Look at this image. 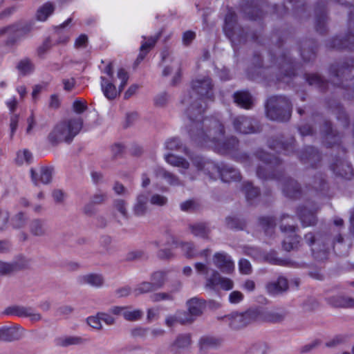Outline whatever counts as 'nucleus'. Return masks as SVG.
Masks as SVG:
<instances>
[{
	"label": "nucleus",
	"mask_w": 354,
	"mask_h": 354,
	"mask_svg": "<svg viewBox=\"0 0 354 354\" xmlns=\"http://www.w3.org/2000/svg\"><path fill=\"white\" fill-rule=\"evenodd\" d=\"M305 239L306 241V242L309 244V245H311L314 243L315 241V237L313 236V234H308L305 236Z\"/></svg>",
	"instance_id": "nucleus-64"
},
{
	"label": "nucleus",
	"mask_w": 354,
	"mask_h": 354,
	"mask_svg": "<svg viewBox=\"0 0 354 354\" xmlns=\"http://www.w3.org/2000/svg\"><path fill=\"white\" fill-rule=\"evenodd\" d=\"M64 89L66 91H71L75 86V80L73 78L64 80Z\"/></svg>",
	"instance_id": "nucleus-51"
},
{
	"label": "nucleus",
	"mask_w": 354,
	"mask_h": 354,
	"mask_svg": "<svg viewBox=\"0 0 354 354\" xmlns=\"http://www.w3.org/2000/svg\"><path fill=\"white\" fill-rule=\"evenodd\" d=\"M78 283L81 285H88L93 288H100L104 285L103 276L99 273H86L77 278Z\"/></svg>",
	"instance_id": "nucleus-9"
},
{
	"label": "nucleus",
	"mask_w": 354,
	"mask_h": 354,
	"mask_svg": "<svg viewBox=\"0 0 354 354\" xmlns=\"http://www.w3.org/2000/svg\"><path fill=\"white\" fill-rule=\"evenodd\" d=\"M211 89V82L209 79H198L193 82L192 84V95L185 97L183 100L185 104H191L189 111L191 113L196 111L201 113V108L198 106V100H204L205 97L209 98Z\"/></svg>",
	"instance_id": "nucleus-2"
},
{
	"label": "nucleus",
	"mask_w": 354,
	"mask_h": 354,
	"mask_svg": "<svg viewBox=\"0 0 354 354\" xmlns=\"http://www.w3.org/2000/svg\"><path fill=\"white\" fill-rule=\"evenodd\" d=\"M193 203L192 201H186L181 204L180 207L183 210H188L192 207Z\"/></svg>",
	"instance_id": "nucleus-63"
},
{
	"label": "nucleus",
	"mask_w": 354,
	"mask_h": 354,
	"mask_svg": "<svg viewBox=\"0 0 354 354\" xmlns=\"http://www.w3.org/2000/svg\"><path fill=\"white\" fill-rule=\"evenodd\" d=\"M275 98H271L268 102L266 106V113L267 116L273 120H281L283 121L285 118H281L279 115L278 113L281 111L279 109L272 107V104Z\"/></svg>",
	"instance_id": "nucleus-25"
},
{
	"label": "nucleus",
	"mask_w": 354,
	"mask_h": 354,
	"mask_svg": "<svg viewBox=\"0 0 354 354\" xmlns=\"http://www.w3.org/2000/svg\"><path fill=\"white\" fill-rule=\"evenodd\" d=\"M255 288V284L253 281L248 280L243 284V288L249 292L253 291Z\"/></svg>",
	"instance_id": "nucleus-57"
},
{
	"label": "nucleus",
	"mask_w": 354,
	"mask_h": 354,
	"mask_svg": "<svg viewBox=\"0 0 354 354\" xmlns=\"http://www.w3.org/2000/svg\"><path fill=\"white\" fill-rule=\"evenodd\" d=\"M191 344V337L189 335H182L178 337L174 344L172 350L178 353L183 350L187 348Z\"/></svg>",
	"instance_id": "nucleus-18"
},
{
	"label": "nucleus",
	"mask_w": 354,
	"mask_h": 354,
	"mask_svg": "<svg viewBox=\"0 0 354 354\" xmlns=\"http://www.w3.org/2000/svg\"><path fill=\"white\" fill-rule=\"evenodd\" d=\"M257 312L249 310L245 313L234 312L225 317V321L233 328L245 326L256 319Z\"/></svg>",
	"instance_id": "nucleus-5"
},
{
	"label": "nucleus",
	"mask_w": 354,
	"mask_h": 354,
	"mask_svg": "<svg viewBox=\"0 0 354 354\" xmlns=\"http://www.w3.org/2000/svg\"><path fill=\"white\" fill-rule=\"evenodd\" d=\"M6 105L10 111H14L16 109L17 102L15 97H11L6 101Z\"/></svg>",
	"instance_id": "nucleus-52"
},
{
	"label": "nucleus",
	"mask_w": 354,
	"mask_h": 354,
	"mask_svg": "<svg viewBox=\"0 0 354 354\" xmlns=\"http://www.w3.org/2000/svg\"><path fill=\"white\" fill-rule=\"evenodd\" d=\"M115 209L124 216L127 214L126 203L123 200H118L115 203Z\"/></svg>",
	"instance_id": "nucleus-39"
},
{
	"label": "nucleus",
	"mask_w": 354,
	"mask_h": 354,
	"mask_svg": "<svg viewBox=\"0 0 354 354\" xmlns=\"http://www.w3.org/2000/svg\"><path fill=\"white\" fill-rule=\"evenodd\" d=\"M124 307L125 306H114L111 309L110 312L113 315L123 316Z\"/></svg>",
	"instance_id": "nucleus-56"
},
{
	"label": "nucleus",
	"mask_w": 354,
	"mask_h": 354,
	"mask_svg": "<svg viewBox=\"0 0 354 354\" xmlns=\"http://www.w3.org/2000/svg\"><path fill=\"white\" fill-rule=\"evenodd\" d=\"M25 222V216L22 213H19L13 218L12 223L16 227H20Z\"/></svg>",
	"instance_id": "nucleus-44"
},
{
	"label": "nucleus",
	"mask_w": 354,
	"mask_h": 354,
	"mask_svg": "<svg viewBox=\"0 0 354 354\" xmlns=\"http://www.w3.org/2000/svg\"><path fill=\"white\" fill-rule=\"evenodd\" d=\"M158 308H150L148 310L147 318L149 320H153L158 316Z\"/></svg>",
	"instance_id": "nucleus-54"
},
{
	"label": "nucleus",
	"mask_w": 354,
	"mask_h": 354,
	"mask_svg": "<svg viewBox=\"0 0 354 354\" xmlns=\"http://www.w3.org/2000/svg\"><path fill=\"white\" fill-rule=\"evenodd\" d=\"M101 89L104 95L109 100L115 99L122 91L116 85L105 76H101Z\"/></svg>",
	"instance_id": "nucleus-11"
},
{
	"label": "nucleus",
	"mask_w": 354,
	"mask_h": 354,
	"mask_svg": "<svg viewBox=\"0 0 354 354\" xmlns=\"http://www.w3.org/2000/svg\"><path fill=\"white\" fill-rule=\"evenodd\" d=\"M79 342V339L75 337H64L61 338L58 340L57 344L60 346H68L72 344H76Z\"/></svg>",
	"instance_id": "nucleus-38"
},
{
	"label": "nucleus",
	"mask_w": 354,
	"mask_h": 354,
	"mask_svg": "<svg viewBox=\"0 0 354 354\" xmlns=\"http://www.w3.org/2000/svg\"><path fill=\"white\" fill-rule=\"evenodd\" d=\"M149 197L146 194H139L133 206V212L138 216L143 215L148 209Z\"/></svg>",
	"instance_id": "nucleus-15"
},
{
	"label": "nucleus",
	"mask_w": 354,
	"mask_h": 354,
	"mask_svg": "<svg viewBox=\"0 0 354 354\" xmlns=\"http://www.w3.org/2000/svg\"><path fill=\"white\" fill-rule=\"evenodd\" d=\"M86 43L87 37L84 35H82L76 39L75 46L76 48H82L86 46Z\"/></svg>",
	"instance_id": "nucleus-47"
},
{
	"label": "nucleus",
	"mask_w": 354,
	"mask_h": 354,
	"mask_svg": "<svg viewBox=\"0 0 354 354\" xmlns=\"http://www.w3.org/2000/svg\"><path fill=\"white\" fill-rule=\"evenodd\" d=\"M243 299V294L239 291H233L229 295V301L231 304H238Z\"/></svg>",
	"instance_id": "nucleus-37"
},
{
	"label": "nucleus",
	"mask_w": 354,
	"mask_h": 354,
	"mask_svg": "<svg viewBox=\"0 0 354 354\" xmlns=\"http://www.w3.org/2000/svg\"><path fill=\"white\" fill-rule=\"evenodd\" d=\"M192 232L196 236H203L206 234V229L204 225L198 224L192 227Z\"/></svg>",
	"instance_id": "nucleus-40"
},
{
	"label": "nucleus",
	"mask_w": 354,
	"mask_h": 354,
	"mask_svg": "<svg viewBox=\"0 0 354 354\" xmlns=\"http://www.w3.org/2000/svg\"><path fill=\"white\" fill-rule=\"evenodd\" d=\"M0 269L2 272L8 273L14 270V267L10 263H3L1 265Z\"/></svg>",
	"instance_id": "nucleus-58"
},
{
	"label": "nucleus",
	"mask_w": 354,
	"mask_h": 354,
	"mask_svg": "<svg viewBox=\"0 0 354 354\" xmlns=\"http://www.w3.org/2000/svg\"><path fill=\"white\" fill-rule=\"evenodd\" d=\"M142 315V311L138 309H133L130 307H124L123 317L129 321L139 319Z\"/></svg>",
	"instance_id": "nucleus-26"
},
{
	"label": "nucleus",
	"mask_w": 354,
	"mask_h": 354,
	"mask_svg": "<svg viewBox=\"0 0 354 354\" xmlns=\"http://www.w3.org/2000/svg\"><path fill=\"white\" fill-rule=\"evenodd\" d=\"M213 263L221 272L230 274L234 270V263L231 257L225 252H216L213 256Z\"/></svg>",
	"instance_id": "nucleus-7"
},
{
	"label": "nucleus",
	"mask_w": 354,
	"mask_h": 354,
	"mask_svg": "<svg viewBox=\"0 0 354 354\" xmlns=\"http://www.w3.org/2000/svg\"><path fill=\"white\" fill-rule=\"evenodd\" d=\"M266 288L270 294H278L288 288V281L286 278L279 277L277 281L268 283Z\"/></svg>",
	"instance_id": "nucleus-17"
},
{
	"label": "nucleus",
	"mask_w": 354,
	"mask_h": 354,
	"mask_svg": "<svg viewBox=\"0 0 354 354\" xmlns=\"http://www.w3.org/2000/svg\"><path fill=\"white\" fill-rule=\"evenodd\" d=\"M123 147L120 144H115L112 147V151L115 154L121 153Z\"/></svg>",
	"instance_id": "nucleus-62"
},
{
	"label": "nucleus",
	"mask_w": 354,
	"mask_h": 354,
	"mask_svg": "<svg viewBox=\"0 0 354 354\" xmlns=\"http://www.w3.org/2000/svg\"><path fill=\"white\" fill-rule=\"evenodd\" d=\"M191 322V318L185 317V313L178 312L174 315L169 316L165 319V323L168 326H173L176 324H185Z\"/></svg>",
	"instance_id": "nucleus-21"
},
{
	"label": "nucleus",
	"mask_w": 354,
	"mask_h": 354,
	"mask_svg": "<svg viewBox=\"0 0 354 354\" xmlns=\"http://www.w3.org/2000/svg\"><path fill=\"white\" fill-rule=\"evenodd\" d=\"M102 72L113 84L116 85L118 88L122 91L124 89L129 80V75L124 68H119L116 73H114L111 63L108 64L102 69Z\"/></svg>",
	"instance_id": "nucleus-6"
},
{
	"label": "nucleus",
	"mask_w": 354,
	"mask_h": 354,
	"mask_svg": "<svg viewBox=\"0 0 354 354\" xmlns=\"http://www.w3.org/2000/svg\"><path fill=\"white\" fill-rule=\"evenodd\" d=\"M194 165L198 170L207 171L210 178H216L221 177L223 181L229 182L230 180H236L239 179V173L236 169L231 167L220 169L211 162H204L201 158H197L194 160Z\"/></svg>",
	"instance_id": "nucleus-3"
},
{
	"label": "nucleus",
	"mask_w": 354,
	"mask_h": 354,
	"mask_svg": "<svg viewBox=\"0 0 354 354\" xmlns=\"http://www.w3.org/2000/svg\"><path fill=\"white\" fill-rule=\"evenodd\" d=\"M86 108V102L82 100H76L73 104V111L77 113H83Z\"/></svg>",
	"instance_id": "nucleus-32"
},
{
	"label": "nucleus",
	"mask_w": 354,
	"mask_h": 354,
	"mask_svg": "<svg viewBox=\"0 0 354 354\" xmlns=\"http://www.w3.org/2000/svg\"><path fill=\"white\" fill-rule=\"evenodd\" d=\"M167 199L162 195L153 194L150 199V203L154 205L162 206L166 204Z\"/></svg>",
	"instance_id": "nucleus-33"
},
{
	"label": "nucleus",
	"mask_w": 354,
	"mask_h": 354,
	"mask_svg": "<svg viewBox=\"0 0 354 354\" xmlns=\"http://www.w3.org/2000/svg\"><path fill=\"white\" fill-rule=\"evenodd\" d=\"M32 160L33 156L32 153L26 149L18 150L14 158V162L17 166L28 165Z\"/></svg>",
	"instance_id": "nucleus-13"
},
{
	"label": "nucleus",
	"mask_w": 354,
	"mask_h": 354,
	"mask_svg": "<svg viewBox=\"0 0 354 354\" xmlns=\"http://www.w3.org/2000/svg\"><path fill=\"white\" fill-rule=\"evenodd\" d=\"M203 304L202 301L196 298H193L187 302V307L189 315L185 314V317L191 318V322L193 317L199 315L202 313Z\"/></svg>",
	"instance_id": "nucleus-16"
},
{
	"label": "nucleus",
	"mask_w": 354,
	"mask_h": 354,
	"mask_svg": "<svg viewBox=\"0 0 354 354\" xmlns=\"http://www.w3.org/2000/svg\"><path fill=\"white\" fill-rule=\"evenodd\" d=\"M180 146V142L178 138H170L165 143V148L170 151L178 150Z\"/></svg>",
	"instance_id": "nucleus-31"
},
{
	"label": "nucleus",
	"mask_w": 354,
	"mask_h": 354,
	"mask_svg": "<svg viewBox=\"0 0 354 354\" xmlns=\"http://www.w3.org/2000/svg\"><path fill=\"white\" fill-rule=\"evenodd\" d=\"M53 197L57 202H61L64 198V194L61 190H55L53 193Z\"/></svg>",
	"instance_id": "nucleus-55"
},
{
	"label": "nucleus",
	"mask_w": 354,
	"mask_h": 354,
	"mask_svg": "<svg viewBox=\"0 0 354 354\" xmlns=\"http://www.w3.org/2000/svg\"><path fill=\"white\" fill-rule=\"evenodd\" d=\"M266 346L263 344L258 343L252 345L247 351L246 354H265Z\"/></svg>",
	"instance_id": "nucleus-29"
},
{
	"label": "nucleus",
	"mask_w": 354,
	"mask_h": 354,
	"mask_svg": "<svg viewBox=\"0 0 354 354\" xmlns=\"http://www.w3.org/2000/svg\"><path fill=\"white\" fill-rule=\"evenodd\" d=\"M14 333L13 329H0V340L11 341L10 335Z\"/></svg>",
	"instance_id": "nucleus-43"
},
{
	"label": "nucleus",
	"mask_w": 354,
	"mask_h": 354,
	"mask_svg": "<svg viewBox=\"0 0 354 354\" xmlns=\"http://www.w3.org/2000/svg\"><path fill=\"white\" fill-rule=\"evenodd\" d=\"M19 122V116L17 115H12L10 118V135L12 136L15 133Z\"/></svg>",
	"instance_id": "nucleus-41"
},
{
	"label": "nucleus",
	"mask_w": 354,
	"mask_h": 354,
	"mask_svg": "<svg viewBox=\"0 0 354 354\" xmlns=\"http://www.w3.org/2000/svg\"><path fill=\"white\" fill-rule=\"evenodd\" d=\"M180 247L187 256H189V257L193 256V253L191 252L193 247L191 243H183V244H181Z\"/></svg>",
	"instance_id": "nucleus-53"
},
{
	"label": "nucleus",
	"mask_w": 354,
	"mask_h": 354,
	"mask_svg": "<svg viewBox=\"0 0 354 354\" xmlns=\"http://www.w3.org/2000/svg\"><path fill=\"white\" fill-rule=\"evenodd\" d=\"M165 160L168 164L183 169H187L189 166V163L185 159L171 153L165 155Z\"/></svg>",
	"instance_id": "nucleus-22"
},
{
	"label": "nucleus",
	"mask_w": 354,
	"mask_h": 354,
	"mask_svg": "<svg viewBox=\"0 0 354 354\" xmlns=\"http://www.w3.org/2000/svg\"><path fill=\"white\" fill-rule=\"evenodd\" d=\"M30 231L36 236L41 235L45 232V225L42 221L35 220L30 224Z\"/></svg>",
	"instance_id": "nucleus-27"
},
{
	"label": "nucleus",
	"mask_w": 354,
	"mask_h": 354,
	"mask_svg": "<svg viewBox=\"0 0 354 354\" xmlns=\"http://www.w3.org/2000/svg\"><path fill=\"white\" fill-rule=\"evenodd\" d=\"M101 321H103L106 324H112L115 322V319L110 315L106 313H100Z\"/></svg>",
	"instance_id": "nucleus-50"
},
{
	"label": "nucleus",
	"mask_w": 354,
	"mask_h": 354,
	"mask_svg": "<svg viewBox=\"0 0 354 354\" xmlns=\"http://www.w3.org/2000/svg\"><path fill=\"white\" fill-rule=\"evenodd\" d=\"M8 221V213L6 211H0V229L3 228Z\"/></svg>",
	"instance_id": "nucleus-49"
},
{
	"label": "nucleus",
	"mask_w": 354,
	"mask_h": 354,
	"mask_svg": "<svg viewBox=\"0 0 354 354\" xmlns=\"http://www.w3.org/2000/svg\"><path fill=\"white\" fill-rule=\"evenodd\" d=\"M239 271L242 274H248L250 272L251 265L246 259H241L239 263Z\"/></svg>",
	"instance_id": "nucleus-35"
},
{
	"label": "nucleus",
	"mask_w": 354,
	"mask_h": 354,
	"mask_svg": "<svg viewBox=\"0 0 354 354\" xmlns=\"http://www.w3.org/2000/svg\"><path fill=\"white\" fill-rule=\"evenodd\" d=\"M15 31V27H8V28H3V29L0 30V35H1V34L10 35L12 32H14Z\"/></svg>",
	"instance_id": "nucleus-61"
},
{
	"label": "nucleus",
	"mask_w": 354,
	"mask_h": 354,
	"mask_svg": "<svg viewBox=\"0 0 354 354\" xmlns=\"http://www.w3.org/2000/svg\"><path fill=\"white\" fill-rule=\"evenodd\" d=\"M195 33L192 31H187L183 34V41L184 44H189L195 38Z\"/></svg>",
	"instance_id": "nucleus-46"
},
{
	"label": "nucleus",
	"mask_w": 354,
	"mask_h": 354,
	"mask_svg": "<svg viewBox=\"0 0 354 354\" xmlns=\"http://www.w3.org/2000/svg\"><path fill=\"white\" fill-rule=\"evenodd\" d=\"M113 189L118 194H123L125 191L124 187L122 184L118 183L115 184Z\"/></svg>",
	"instance_id": "nucleus-59"
},
{
	"label": "nucleus",
	"mask_w": 354,
	"mask_h": 354,
	"mask_svg": "<svg viewBox=\"0 0 354 354\" xmlns=\"http://www.w3.org/2000/svg\"><path fill=\"white\" fill-rule=\"evenodd\" d=\"M281 230L283 232L288 231L290 232L289 237L286 238L283 242V247L286 250H290L294 248L296 243L298 242L297 238L295 234V227L292 225L288 226V229L286 227H281Z\"/></svg>",
	"instance_id": "nucleus-20"
},
{
	"label": "nucleus",
	"mask_w": 354,
	"mask_h": 354,
	"mask_svg": "<svg viewBox=\"0 0 354 354\" xmlns=\"http://www.w3.org/2000/svg\"><path fill=\"white\" fill-rule=\"evenodd\" d=\"M157 38L156 37H151L148 39L145 38V41L142 43L140 46V53L138 56V59H142L148 51L153 47Z\"/></svg>",
	"instance_id": "nucleus-24"
},
{
	"label": "nucleus",
	"mask_w": 354,
	"mask_h": 354,
	"mask_svg": "<svg viewBox=\"0 0 354 354\" xmlns=\"http://www.w3.org/2000/svg\"><path fill=\"white\" fill-rule=\"evenodd\" d=\"M165 279V274L162 271L155 272L152 276V280L153 281V286H160Z\"/></svg>",
	"instance_id": "nucleus-34"
},
{
	"label": "nucleus",
	"mask_w": 354,
	"mask_h": 354,
	"mask_svg": "<svg viewBox=\"0 0 354 354\" xmlns=\"http://www.w3.org/2000/svg\"><path fill=\"white\" fill-rule=\"evenodd\" d=\"M234 128L242 133H250L254 132L250 119L243 116L237 117L234 122Z\"/></svg>",
	"instance_id": "nucleus-14"
},
{
	"label": "nucleus",
	"mask_w": 354,
	"mask_h": 354,
	"mask_svg": "<svg viewBox=\"0 0 354 354\" xmlns=\"http://www.w3.org/2000/svg\"><path fill=\"white\" fill-rule=\"evenodd\" d=\"M82 121L80 117L72 118L57 123L49 134L53 142L68 141L73 139L81 130Z\"/></svg>",
	"instance_id": "nucleus-1"
},
{
	"label": "nucleus",
	"mask_w": 354,
	"mask_h": 354,
	"mask_svg": "<svg viewBox=\"0 0 354 354\" xmlns=\"http://www.w3.org/2000/svg\"><path fill=\"white\" fill-rule=\"evenodd\" d=\"M148 176H153L157 178H164L168 183L175 185L176 183V178L171 174L166 172L163 169L158 167L147 174H144L142 176V186L147 187L149 184V179Z\"/></svg>",
	"instance_id": "nucleus-8"
},
{
	"label": "nucleus",
	"mask_w": 354,
	"mask_h": 354,
	"mask_svg": "<svg viewBox=\"0 0 354 354\" xmlns=\"http://www.w3.org/2000/svg\"><path fill=\"white\" fill-rule=\"evenodd\" d=\"M223 339L217 336L205 335L199 339V348L201 353H205L211 349H215L221 346Z\"/></svg>",
	"instance_id": "nucleus-10"
},
{
	"label": "nucleus",
	"mask_w": 354,
	"mask_h": 354,
	"mask_svg": "<svg viewBox=\"0 0 354 354\" xmlns=\"http://www.w3.org/2000/svg\"><path fill=\"white\" fill-rule=\"evenodd\" d=\"M87 324L95 329H100L102 328L101 318L100 313L94 316H90L86 319Z\"/></svg>",
	"instance_id": "nucleus-30"
},
{
	"label": "nucleus",
	"mask_w": 354,
	"mask_h": 354,
	"mask_svg": "<svg viewBox=\"0 0 354 354\" xmlns=\"http://www.w3.org/2000/svg\"><path fill=\"white\" fill-rule=\"evenodd\" d=\"M139 88H140V86L137 84H131L128 88V89L126 91V92L124 93V97L125 98L131 97V96H133L138 92Z\"/></svg>",
	"instance_id": "nucleus-42"
},
{
	"label": "nucleus",
	"mask_w": 354,
	"mask_h": 354,
	"mask_svg": "<svg viewBox=\"0 0 354 354\" xmlns=\"http://www.w3.org/2000/svg\"><path fill=\"white\" fill-rule=\"evenodd\" d=\"M173 72L176 75H179V67L177 62L172 63L171 66H166L162 73L165 76H167L171 74Z\"/></svg>",
	"instance_id": "nucleus-36"
},
{
	"label": "nucleus",
	"mask_w": 354,
	"mask_h": 354,
	"mask_svg": "<svg viewBox=\"0 0 354 354\" xmlns=\"http://www.w3.org/2000/svg\"><path fill=\"white\" fill-rule=\"evenodd\" d=\"M153 288V285L149 282H144L142 283H141L138 287V291L140 292V293H142V292H149L150 290H151Z\"/></svg>",
	"instance_id": "nucleus-48"
},
{
	"label": "nucleus",
	"mask_w": 354,
	"mask_h": 354,
	"mask_svg": "<svg viewBox=\"0 0 354 354\" xmlns=\"http://www.w3.org/2000/svg\"><path fill=\"white\" fill-rule=\"evenodd\" d=\"M17 68L21 73L26 75L31 72L34 66L29 59H23L19 62Z\"/></svg>",
	"instance_id": "nucleus-28"
},
{
	"label": "nucleus",
	"mask_w": 354,
	"mask_h": 354,
	"mask_svg": "<svg viewBox=\"0 0 354 354\" xmlns=\"http://www.w3.org/2000/svg\"><path fill=\"white\" fill-rule=\"evenodd\" d=\"M36 123L34 120V118L32 115H30L27 119V127L26 129V132L27 134H31L33 132V130L35 127Z\"/></svg>",
	"instance_id": "nucleus-45"
},
{
	"label": "nucleus",
	"mask_w": 354,
	"mask_h": 354,
	"mask_svg": "<svg viewBox=\"0 0 354 354\" xmlns=\"http://www.w3.org/2000/svg\"><path fill=\"white\" fill-rule=\"evenodd\" d=\"M195 268L198 273L205 275L207 288L212 290L220 288L225 290H229L233 288V281L229 278L221 277L216 271L212 270L211 274H209V270L205 265L196 263Z\"/></svg>",
	"instance_id": "nucleus-4"
},
{
	"label": "nucleus",
	"mask_w": 354,
	"mask_h": 354,
	"mask_svg": "<svg viewBox=\"0 0 354 354\" xmlns=\"http://www.w3.org/2000/svg\"><path fill=\"white\" fill-rule=\"evenodd\" d=\"M171 297L169 295L166 293H160L156 295L155 300L156 301H160V300H165L170 299Z\"/></svg>",
	"instance_id": "nucleus-60"
},
{
	"label": "nucleus",
	"mask_w": 354,
	"mask_h": 354,
	"mask_svg": "<svg viewBox=\"0 0 354 354\" xmlns=\"http://www.w3.org/2000/svg\"><path fill=\"white\" fill-rule=\"evenodd\" d=\"M32 180L36 183H48L52 178V171L48 167H40L38 171L30 170Z\"/></svg>",
	"instance_id": "nucleus-12"
},
{
	"label": "nucleus",
	"mask_w": 354,
	"mask_h": 354,
	"mask_svg": "<svg viewBox=\"0 0 354 354\" xmlns=\"http://www.w3.org/2000/svg\"><path fill=\"white\" fill-rule=\"evenodd\" d=\"M54 8L50 3H46L40 7L37 12V19L40 21H44L53 13Z\"/></svg>",
	"instance_id": "nucleus-23"
},
{
	"label": "nucleus",
	"mask_w": 354,
	"mask_h": 354,
	"mask_svg": "<svg viewBox=\"0 0 354 354\" xmlns=\"http://www.w3.org/2000/svg\"><path fill=\"white\" fill-rule=\"evenodd\" d=\"M234 101L240 106L249 109L252 103V97L246 91H240L234 94Z\"/></svg>",
	"instance_id": "nucleus-19"
}]
</instances>
